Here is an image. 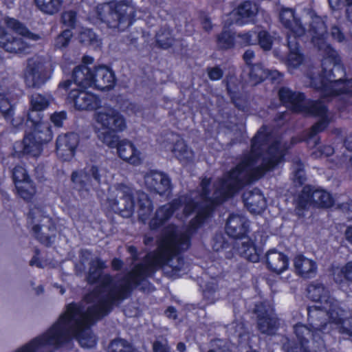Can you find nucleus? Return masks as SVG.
<instances>
[{"instance_id": "nucleus-57", "label": "nucleus", "mask_w": 352, "mask_h": 352, "mask_svg": "<svg viewBox=\"0 0 352 352\" xmlns=\"http://www.w3.org/2000/svg\"><path fill=\"white\" fill-rule=\"evenodd\" d=\"M331 36L333 39L336 40L338 42H342L344 40V36L343 33L337 26H333L331 28Z\"/></svg>"}, {"instance_id": "nucleus-50", "label": "nucleus", "mask_w": 352, "mask_h": 352, "mask_svg": "<svg viewBox=\"0 0 352 352\" xmlns=\"http://www.w3.org/2000/svg\"><path fill=\"white\" fill-rule=\"evenodd\" d=\"M206 71L211 80H220L223 76V72L219 66L208 67Z\"/></svg>"}, {"instance_id": "nucleus-32", "label": "nucleus", "mask_w": 352, "mask_h": 352, "mask_svg": "<svg viewBox=\"0 0 352 352\" xmlns=\"http://www.w3.org/2000/svg\"><path fill=\"white\" fill-rule=\"evenodd\" d=\"M267 264L270 270L277 274H281L287 270L289 259L283 253L271 250L267 254Z\"/></svg>"}, {"instance_id": "nucleus-40", "label": "nucleus", "mask_w": 352, "mask_h": 352, "mask_svg": "<svg viewBox=\"0 0 352 352\" xmlns=\"http://www.w3.org/2000/svg\"><path fill=\"white\" fill-rule=\"evenodd\" d=\"M108 352H135L133 346L126 340L116 338L111 341L108 346Z\"/></svg>"}, {"instance_id": "nucleus-5", "label": "nucleus", "mask_w": 352, "mask_h": 352, "mask_svg": "<svg viewBox=\"0 0 352 352\" xmlns=\"http://www.w3.org/2000/svg\"><path fill=\"white\" fill-rule=\"evenodd\" d=\"M309 298L317 305L308 308V321L311 328L319 331L340 329L344 322V311L338 302L331 297L323 285L314 283L307 289Z\"/></svg>"}, {"instance_id": "nucleus-61", "label": "nucleus", "mask_w": 352, "mask_h": 352, "mask_svg": "<svg viewBox=\"0 0 352 352\" xmlns=\"http://www.w3.org/2000/svg\"><path fill=\"white\" fill-rule=\"evenodd\" d=\"M39 252H40V251L38 249L35 250L36 254H35V255H34L32 256V258L30 261V265H31V266L36 265V267H40V268L43 267L42 263L38 256Z\"/></svg>"}, {"instance_id": "nucleus-23", "label": "nucleus", "mask_w": 352, "mask_h": 352, "mask_svg": "<svg viewBox=\"0 0 352 352\" xmlns=\"http://www.w3.org/2000/svg\"><path fill=\"white\" fill-rule=\"evenodd\" d=\"M243 199L246 208L254 214H261L267 207V200L258 188H253L243 193Z\"/></svg>"}, {"instance_id": "nucleus-36", "label": "nucleus", "mask_w": 352, "mask_h": 352, "mask_svg": "<svg viewBox=\"0 0 352 352\" xmlns=\"http://www.w3.org/2000/svg\"><path fill=\"white\" fill-rule=\"evenodd\" d=\"M36 7L43 14L52 16L59 12L63 0H34Z\"/></svg>"}, {"instance_id": "nucleus-46", "label": "nucleus", "mask_w": 352, "mask_h": 352, "mask_svg": "<svg viewBox=\"0 0 352 352\" xmlns=\"http://www.w3.org/2000/svg\"><path fill=\"white\" fill-rule=\"evenodd\" d=\"M236 36L239 38V41L236 43L241 47L257 44L255 31H248L244 33H239Z\"/></svg>"}, {"instance_id": "nucleus-49", "label": "nucleus", "mask_w": 352, "mask_h": 352, "mask_svg": "<svg viewBox=\"0 0 352 352\" xmlns=\"http://www.w3.org/2000/svg\"><path fill=\"white\" fill-rule=\"evenodd\" d=\"M62 23L67 27L73 28L76 22V14L74 11L68 10L61 15Z\"/></svg>"}, {"instance_id": "nucleus-37", "label": "nucleus", "mask_w": 352, "mask_h": 352, "mask_svg": "<svg viewBox=\"0 0 352 352\" xmlns=\"http://www.w3.org/2000/svg\"><path fill=\"white\" fill-rule=\"evenodd\" d=\"M236 35L230 30H223L216 36L217 47L220 50H228L236 45Z\"/></svg>"}, {"instance_id": "nucleus-15", "label": "nucleus", "mask_w": 352, "mask_h": 352, "mask_svg": "<svg viewBox=\"0 0 352 352\" xmlns=\"http://www.w3.org/2000/svg\"><path fill=\"white\" fill-rule=\"evenodd\" d=\"M6 23L8 28L12 29L23 38H10L6 35L4 30L0 27V45L6 51L10 53H25L30 47L27 39L37 41L39 36L30 32L25 27L14 19L7 18Z\"/></svg>"}, {"instance_id": "nucleus-29", "label": "nucleus", "mask_w": 352, "mask_h": 352, "mask_svg": "<svg viewBox=\"0 0 352 352\" xmlns=\"http://www.w3.org/2000/svg\"><path fill=\"white\" fill-rule=\"evenodd\" d=\"M293 262L298 275L303 278H311L316 274L317 264L314 260L299 254L295 256Z\"/></svg>"}, {"instance_id": "nucleus-56", "label": "nucleus", "mask_w": 352, "mask_h": 352, "mask_svg": "<svg viewBox=\"0 0 352 352\" xmlns=\"http://www.w3.org/2000/svg\"><path fill=\"white\" fill-rule=\"evenodd\" d=\"M11 171L12 176H28V172L23 164L14 166Z\"/></svg>"}, {"instance_id": "nucleus-13", "label": "nucleus", "mask_w": 352, "mask_h": 352, "mask_svg": "<svg viewBox=\"0 0 352 352\" xmlns=\"http://www.w3.org/2000/svg\"><path fill=\"white\" fill-rule=\"evenodd\" d=\"M72 77L79 82L101 90L112 88L116 82L113 72L106 66L92 70L88 66L80 65L74 70Z\"/></svg>"}, {"instance_id": "nucleus-53", "label": "nucleus", "mask_w": 352, "mask_h": 352, "mask_svg": "<svg viewBox=\"0 0 352 352\" xmlns=\"http://www.w3.org/2000/svg\"><path fill=\"white\" fill-rule=\"evenodd\" d=\"M292 169L294 176H303L305 174L304 164L298 159L294 160Z\"/></svg>"}, {"instance_id": "nucleus-47", "label": "nucleus", "mask_w": 352, "mask_h": 352, "mask_svg": "<svg viewBox=\"0 0 352 352\" xmlns=\"http://www.w3.org/2000/svg\"><path fill=\"white\" fill-rule=\"evenodd\" d=\"M156 41L162 48H168L173 44V38L168 29L160 30L156 35Z\"/></svg>"}, {"instance_id": "nucleus-31", "label": "nucleus", "mask_w": 352, "mask_h": 352, "mask_svg": "<svg viewBox=\"0 0 352 352\" xmlns=\"http://www.w3.org/2000/svg\"><path fill=\"white\" fill-rule=\"evenodd\" d=\"M75 188L80 197L89 195L91 190L97 191L100 185L101 177H70Z\"/></svg>"}, {"instance_id": "nucleus-34", "label": "nucleus", "mask_w": 352, "mask_h": 352, "mask_svg": "<svg viewBox=\"0 0 352 352\" xmlns=\"http://www.w3.org/2000/svg\"><path fill=\"white\" fill-rule=\"evenodd\" d=\"M121 199L124 201L123 204L124 208L119 207V201L117 199L109 200V206L116 213L124 216L126 212L129 213L133 210L135 206L134 197L132 192H126Z\"/></svg>"}, {"instance_id": "nucleus-10", "label": "nucleus", "mask_w": 352, "mask_h": 352, "mask_svg": "<svg viewBox=\"0 0 352 352\" xmlns=\"http://www.w3.org/2000/svg\"><path fill=\"white\" fill-rule=\"evenodd\" d=\"M309 32L314 45L327 56L322 60V67H323L324 62L328 60L325 67L329 68V72L332 73L333 77H338L339 79L342 78L344 76V68L340 63L337 52L326 42L327 26L320 16H316L312 18Z\"/></svg>"}, {"instance_id": "nucleus-9", "label": "nucleus", "mask_w": 352, "mask_h": 352, "mask_svg": "<svg viewBox=\"0 0 352 352\" xmlns=\"http://www.w3.org/2000/svg\"><path fill=\"white\" fill-rule=\"evenodd\" d=\"M87 87H91V86L79 82L72 77V80L60 82L58 90L67 93V100L73 105L75 109L87 111H96L94 116L95 119L96 113L108 106L101 108L100 98L92 92L86 91Z\"/></svg>"}, {"instance_id": "nucleus-3", "label": "nucleus", "mask_w": 352, "mask_h": 352, "mask_svg": "<svg viewBox=\"0 0 352 352\" xmlns=\"http://www.w3.org/2000/svg\"><path fill=\"white\" fill-rule=\"evenodd\" d=\"M297 142V139L292 138L289 145H282L263 126L252 139L250 151L242 155L228 176H263L280 163L285 151Z\"/></svg>"}, {"instance_id": "nucleus-11", "label": "nucleus", "mask_w": 352, "mask_h": 352, "mask_svg": "<svg viewBox=\"0 0 352 352\" xmlns=\"http://www.w3.org/2000/svg\"><path fill=\"white\" fill-rule=\"evenodd\" d=\"M328 60L323 63V71L318 73V76H314L315 72H310L308 74L310 80V86L316 90L321 91L322 98L339 96L341 94H351L352 96V79L346 80L345 76L339 79L333 77L329 68L325 67ZM344 75L346 72H344Z\"/></svg>"}, {"instance_id": "nucleus-18", "label": "nucleus", "mask_w": 352, "mask_h": 352, "mask_svg": "<svg viewBox=\"0 0 352 352\" xmlns=\"http://www.w3.org/2000/svg\"><path fill=\"white\" fill-rule=\"evenodd\" d=\"M296 204L300 208H306L311 205L318 208H329L333 205L334 200L326 190L306 186L296 199Z\"/></svg>"}, {"instance_id": "nucleus-41", "label": "nucleus", "mask_w": 352, "mask_h": 352, "mask_svg": "<svg viewBox=\"0 0 352 352\" xmlns=\"http://www.w3.org/2000/svg\"><path fill=\"white\" fill-rule=\"evenodd\" d=\"M333 276L338 283H341L344 278L352 281V261L348 262L342 267H335Z\"/></svg>"}, {"instance_id": "nucleus-39", "label": "nucleus", "mask_w": 352, "mask_h": 352, "mask_svg": "<svg viewBox=\"0 0 352 352\" xmlns=\"http://www.w3.org/2000/svg\"><path fill=\"white\" fill-rule=\"evenodd\" d=\"M249 76L252 82L257 84L268 77L269 70L265 69L260 63L254 64L250 66Z\"/></svg>"}, {"instance_id": "nucleus-16", "label": "nucleus", "mask_w": 352, "mask_h": 352, "mask_svg": "<svg viewBox=\"0 0 352 352\" xmlns=\"http://www.w3.org/2000/svg\"><path fill=\"white\" fill-rule=\"evenodd\" d=\"M146 255L161 267L176 257V223H172L164 228L157 249Z\"/></svg>"}, {"instance_id": "nucleus-45", "label": "nucleus", "mask_w": 352, "mask_h": 352, "mask_svg": "<svg viewBox=\"0 0 352 352\" xmlns=\"http://www.w3.org/2000/svg\"><path fill=\"white\" fill-rule=\"evenodd\" d=\"M179 148V154L177 159L184 163L192 162L194 159L193 151L188 148V146L182 142L177 140V149Z\"/></svg>"}, {"instance_id": "nucleus-4", "label": "nucleus", "mask_w": 352, "mask_h": 352, "mask_svg": "<svg viewBox=\"0 0 352 352\" xmlns=\"http://www.w3.org/2000/svg\"><path fill=\"white\" fill-rule=\"evenodd\" d=\"M94 127L99 140L109 147L116 146L119 157L124 161L134 166L143 162L142 152L132 142L123 140L118 142V137L115 133L123 131L126 124L124 116L117 109L107 107L98 111L95 115Z\"/></svg>"}, {"instance_id": "nucleus-62", "label": "nucleus", "mask_w": 352, "mask_h": 352, "mask_svg": "<svg viewBox=\"0 0 352 352\" xmlns=\"http://www.w3.org/2000/svg\"><path fill=\"white\" fill-rule=\"evenodd\" d=\"M128 113L138 115L141 112V107L138 104L130 103L126 110Z\"/></svg>"}, {"instance_id": "nucleus-51", "label": "nucleus", "mask_w": 352, "mask_h": 352, "mask_svg": "<svg viewBox=\"0 0 352 352\" xmlns=\"http://www.w3.org/2000/svg\"><path fill=\"white\" fill-rule=\"evenodd\" d=\"M331 8L333 10L340 9L342 6H352V0H328Z\"/></svg>"}, {"instance_id": "nucleus-38", "label": "nucleus", "mask_w": 352, "mask_h": 352, "mask_svg": "<svg viewBox=\"0 0 352 352\" xmlns=\"http://www.w3.org/2000/svg\"><path fill=\"white\" fill-rule=\"evenodd\" d=\"M107 174L106 170L96 163L89 162L72 173V176H100Z\"/></svg>"}, {"instance_id": "nucleus-24", "label": "nucleus", "mask_w": 352, "mask_h": 352, "mask_svg": "<svg viewBox=\"0 0 352 352\" xmlns=\"http://www.w3.org/2000/svg\"><path fill=\"white\" fill-rule=\"evenodd\" d=\"M280 21L283 25L289 30L287 36L301 37L305 34V29L300 20L295 16L292 9H282L280 13Z\"/></svg>"}, {"instance_id": "nucleus-42", "label": "nucleus", "mask_w": 352, "mask_h": 352, "mask_svg": "<svg viewBox=\"0 0 352 352\" xmlns=\"http://www.w3.org/2000/svg\"><path fill=\"white\" fill-rule=\"evenodd\" d=\"M9 97V92H5L0 89V111L7 119L12 117L13 111V105Z\"/></svg>"}, {"instance_id": "nucleus-2", "label": "nucleus", "mask_w": 352, "mask_h": 352, "mask_svg": "<svg viewBox=\"0 0 352 352\" xmlns=\"http://www.w3.org/2000/svg\"><path fill=\"white\" fill-rule=\"evenodd\" d=\"M248 177H221L215 186H212L213 192H210V179L204 177L201 182V193L196 200L191 198H185L184 206L177 203V210L183 207L185 214H189L192 210L196 211L197 215L192 219L188 228L184 232L177 234V254L179 251L186 250L190 245V236L196 232L197 228L210 217L215 205L221 203L226 199L233 196L244 185ZM188 266L177 256V272L179 265Z\"/></svg>"}, {"instance_id": "nucleus-20", "label": "nucleus", "mask_w": 352, "mask_h": 352, "mask_svg": "<svg viewBox=\"0 0 352 352\" xmlns=\"http://www.w3.org/2000/svg\"><path fill=\"white\" fill-rule=\"evenodd\" d=\"M294 332L297 338V344L287 352H308L307 344L309 339L312 338L315 341H318L322 338V334L328 333L327 331H319L312 328L298 324L294 326Z\"/></svg>"}, {"instance_id": "nucleus-17", "label": "nucleus", "mask_w": 352, "mask_h": 352, "mask_svg": "<svg viewBox=\"0 0 352 352\" xmlns=\"http://www.w3.org/2000/svg\"><path fill=\"white\" fill-rule=\"evenodd\" d=\"M45 219L49 223L48 230L54 231L56 226L52 221V219L47 214L43 206H34L30 209L28 213V222L30 223H36L32 228L34 236L40 243L49 248L53 244L56 235L45 234L41 232L43 225L41 224V222Z\"/></svg>"}, {"instance_id": "nucleus-33", "label": "nucleus", "mask_w": 352, "mask_h": 352, "mask_svg": "<svg viewBox=\"0 0 352 352\" xmlns=\"http://www.w3.org/2000/svg\"><path fill=\"white\" fill-rule=\"evenodd\" d=\"M300 37L287 36V46L289 50L287 57V65L289 67L296 68L302 61V55L298 50V39Z\"/></svg>"}, {"instance_id": "nucleus-6", "label": "nucleus", "mask_w": 352, "mask_h": 352, "mask_svg": "<svg viewBox=\"0 0 352 352\" xmlns=\"http://www.w3.org/2000/svg\"><path fill=\"white\" fill-rule=\"evenodd\" d=\"M160 268V266L146 255L142 262L136 263L131 270L121 278L119 284H116L113 280L112 287L107 291L102 304L113 311L115 307H119L124 300L129 298L133 292L147 278L152 277Z\"/></svg>"}, {"instance_id": "nucleus-30", "label": "nucleus", "mask_w": 352, "mask_h": 352, "mask_svg": "<svg viewBox=\"0 0 352 352\" xmlns=\"http://www.w3.org/2000/svg\"><path fill=\"white\" fill-rule=\"evenodd\" d=\"M258 10V6L256 3L251 1H243L236 8V23L243 25L253 21Z\"/></svg>"}, {"instance_id": "nucleus-35", "label": "nucleus", "mask_w": 352, "mask_h": 352, "mask_svg": "<svg viewBox=\"0 0 352 352\" xmlns=\"http://www.w3.org/2000/svg\"><path fill=\"white\" fill-rule=\"evenodd\" d=\"M52 98L50 96H43L40 94H33L31 97L32 111L28 114V120L32 124L34 114L36 111H43L50 105Z\"/></svg>"}, {"instance_id": "nucleus-14", "label": "nucleus", "mask_w": 352, "mask_h": 352, "mask_svg": "<svg viewBox=\"0 0 352 352\" xmlns=\"http://www.w3.org/2000/svg\"><path fill=\"white\" fill-rule=\"evenodd\" d=\"M33 130L25 135L22 143L14 144V148L19 153L32 157L38 156L42 151V145L52 139V131L47 123L41 121H32Z\"/></svg>"}, {"instance_id": "nucleus-7", "label": "nucleus", "mask_w": 352, "mask_h": 352, "mask_svg": "<svg viewBox=\"0 0 352 352\" xmlns=\"http://www.w3.org/2000/svg\"><path fill=\"white\" fill-rule=\"evenodd\" d=\"M278 96L281 102L294 112L321 117V119L312 126L307 138V142L310 146H316L318 144L317 133L322 131L328 124L326 118L327 109L324 104V100L327 98H321L320 100L305 103V97L302 93L293 91L287 87L280 88Z\"/></svg>"}, {"instance_id": "nucleus-1", "label": "nucleus", "mask_w": 352, "mask_h": 352, "mask_svg": "<svg viewBox=\"0 0 352 352\" xmlns=\"http://www.w3.org/2000/svg\"><path fill=\"white\" fill-rule=\"evenodd\" d=\"M111 312L112 310L102 303L89 306L85 311L80 302H69L66 305L65 311L45 332L31 340L18 352H40L45 346L60 349L73 338L78 340L83 348H94L97 344V339L85 328Z\"/></svg>"}, {"instance_id": "nucleus-63", "label": "nucleus", "mask_w": 352, "mask_h": 352, "mask_svg": "<svg viewBox=\"0 0 352 352\" xmlns=\"http://www.w3.org/2000/svg\"><path fill=\"white\" fill-rule=\"evenodd\" d=\"M234 327L236 328V329L234 331V333L237 336L241 337L244 333L243 324L240 323V324H236V326H234V324H232L231 325L230 329H232Z\"/></svg>"}, {"instance_id": "nucleus-43", "label": "nucleus", "mask_w": 352, "mask_h": 352, "mask_svg": "<svg viewBox=\"0 0 352 352\" xmlns=\"http://www.w3.org/2000/svg\"><path fill=\"white\" fill-rule=\"evenodd\" d=\"M78 38L81 43L92 45L94 47L100 45V40L90 29H82L79 32Z\"/></svg>"}, {"instance_id": "nucleus-44", "label": "nucleus", "mask_w": 352, "mask_h": 352, "mask_svg": "<svg viewBox=\"0 0 352 352\" xmlns=\"http://www.w3.org/2000/svg\"><path fill=\"white\" fill-rule=\"evenodd\" d=\"M256 38L257 39V44L264 51H270L272 49L274 40L268 32L261 30L258 33L256 32Z\"/></svg>"}, {"instance_id": "nucleus-48", "label": "nucleus", "mask_w": 352, "mask_h": 352, "mask_svg": "<svg viewBox=\"0 0 352 352\" xmlns=\"http://www.w3.org/2000/svg\"><path fill=\"white\" fill-rule=\"evenodd\" d=\"M72 33L70 30H65L60 35H58L55 39L54 45L58 48H63L66 47L71 38Z\"/></svg>"}, {"instance_id": "nucleus-59", "label": "nucleus", "mask_w": 352, "mask_h": 352, "mask_svg": "<svg viewBox=\"0 0 352 352\" xmlns=\"http://www.w3.org/2000/svg\"><path fill=\"white\" fill-rule=\"evenodd\" d=\"M111 268L114 271H120L124 266L123 261L120 258H113L111 262Z\"/></svg>"}, {"instance_id": "nucleus-19", "label": "nucleus", "mask_w": 352, "mask_h": 352, "mask_svg": "<svg viewBox=\"0 0 352 352\" xmlns=\"http://www.w3.org/2000/svg\"><path fill=\"white\" fill-rule=\"evenodd\" d=\"M50 64L41 56H34L28 61L25 81L30 87H39L51 76Z\"/></svg>"}, {"instance_id": "nucleus-25", "label": "nucleus", "mask_w": 352, "mask_h": 352, "mask_svg": "<svg viewBox=\"0 0 352 352\" xmlns=\"http://www.w3.org/2000/svg\"><path fill=\"white\" fill-rule=\"evenodd\" d=\"M237 252L245 259L256 263L259 261L261 250L252 238L245 237L236 243Z\"/></svg>"}, {"instance_id": "nucleus-28", "label": "nucleus", "mask_w": 352, "mask_h": 352, "mask_svg": "<svg viewBox=\"0 0 352 352\" xmlns=\"http://www.w3.org/2000/svg\"><path fill=\"white\" fill-rule=\"evenodd\" d=\"M258 314V328L262 333L271 335L277 329V318L272 310L263 312L259 307L255 309Z\"/></svg>"}, {"instance_id": "nucleus-12", "label": "nucleus", "mask_w": 352, "mask_h": 352, "mask_svg": "<svg viewBox=\"0 0 352 352\" xmlns=\"http://www.w3.org/2000/svg\"><path fill=\"white\" fill-rule=\"evenodd\" d=\"M105 262L100 258L93 260L89 263V270L86 276L89 285L99 283L87 296L88 300L94 302V305H101L107 291L112 287L113 277L110 274H103L106 268Z\"/></svg>"}, {"instance_id": "nucleus-55", "label": "nucleus", "mask_w": 352, "mask_h": 352, "mask_svg": "<svg viewBox=\"0 0 352 352\" xmlns=\"http://www.w3.org/2000/svg\"><path fill=\"white\" fill-rule=\"evenodd\" d=\"M66 119V113L64 111H60L58 113H54L51 116V120L56 126H60L63 124V122Z\"/></svg>"}, {"instance_id": "nucleus-8", "label": "nucleus", "mask_w": 352, "mask_h": 352, "mask_svg": "<svg viewBox=\"0 0 352 352\" xmlns=\"http://www.w3.org/2000/svg\"><path fill=\"white\" fill-rule=\"evenodd\" d=\"M135 17L142 16H137L133 6L126 3L125 0H109L91 11L87 19L94 24L104 22L111 28L122 30L131 25Z\"/></svg>"}, {"instance_id": "nucleus-60", "label": "nucleus", "mask_w": 352, "mask_h": 352, "mask_svg": "<svg viewBox=\"0 0 352 352\" xmlns=\"http://www.w3.org/2000/svg\"><path fill=\"white\" fill-rule=\"evenodd\" d=\"M153 352H169L168 348L160 341H155L153 344Z\"/></svg>"}, {"instance_id": "nucleus-27", "label": "nucleus", "mask_w": 352, "mask_h": 352, "mask_svg": "<svg viewBox=\"0 0 352 352\" xmlns=\"http://www.w3.org/2000/svg\"><path fill=\"white\" fill-rule=\"evenodd\" d=\"M12 178L17 196L26 202H31L36 192V186L32 177Z\"/></svg>"}, {"instance_id": "nucleus-64", "label": "nucleus", "mask_w": 352, "mask_h": 352, "mask_svg": "<svg viewBox=\"0 0 352 352\" xmlns=\"http://www.w3.org/2000/svg\"><path fill=\"white\" fill-rule=\"evenodd\" d=\"M127 252L131 255L133 259L136 260L138 257V250L135 245H129L127 248Z\"/></svg>"}, {"instance_id": "nucleus-54", "label": "nucleus", "mask_w": 352, "mask_h": 352, "mask_svg": "<svg viewBox=\"0 0 352 352\" xmlns=\"http://www.w3.org/2000/svg\"><path fill=\"white\" fill-rule=\"evenodd\" d=\"M226 243L224 241V239L221 234L215 236L213 239L212 248L214 250L219 252L221 250L225 248Z\"/></svg>"}, {"instance_id": "nucleus-26", "label": "nucleus", "mask_w": 352, "mask_h": 352, "mask_svg": "<svg viewBox=\"0 0 352 352\" xmlns=\"http://www.w3.org/2000/svg\"><path fill=\"white\" fill-rule=\"evenodd\" d=\"M249 227L247 219L241 214L230 215L226 227L227 234L233 238H241L247 232Z\"/></svg>"}, {"instance_id": "nucleus-22", "label": "nucleus", "mask_w": 352, "mask_h": 352, "mask_svg": "<svg viewBox=\"0 0 352 352\" xmlns=\"http://www.w3.org/2000/svg\"><path fill=\"white\" fill-rule=\"evenodd\" d=\"M176 212V198L168 204L159 207L154 216L150 219L148 226L151 230L157 231L162 228Z\"/></svg>"}, {"instance_id": "nucleus-52", "label": "nucleus", "mask_w": 352, "mask_h": 352, "mask_svg": "<svg viewBox=\"0 0 352 352\" xmlns=\"http://www.w3.org/2000/svg\"><path fill=\"white\" fill-rule=\"evenodd\" d=\"M199 18L202 28L206 32H210L212 29V25L210 17L206 13L201 12Z\"/></svg>"}, {"instance_id": "nucleus-58", "label": "nucleus", "mask_w": 352, "mask_h": 352, "mask_svg": "<svg viewBox=\"0 0 352 352\" xmlns=\"http://www.w3.org/2000/svg\"><path fill=\"white\" fill-rule=\"evenodd\" d=\"M255 58V54L254 52L252 50H247L243 55V59L246 65L248 66L253 65L252 61Z\"/></svg>"}, {"instance_id": "nucleus-21", "label": "nucleus", "mask_w": 352, "mask_h": 352, "mask_svg": "<svg viewBox=\"0 0 352 352\" xmlns=\"http://www.w3.org/2000/svg\"><path fill=\"white\" fill-rule=\"evenodd\" d=\"M78 144V135L75 133L60 135L56 140V153L63 160H71Z\"/></svg>"}]
</instances>
